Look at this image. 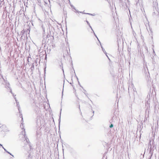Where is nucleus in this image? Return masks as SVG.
Wrapping results in <instances>:
<instances>
[{
    "mask_svg": "<svg viewBox=\"0 0 159 159\" xmlns=\"http://www.w3.org/2000/svg\"><path fill=\"white\" fill-rule=\"evenodd\" d=\"M80 13H83V14H89L92 16H94L95 15V14H90V13H83L82 12H80Z\"/></svg>",
    "mask_w": 159,
    "mask_h": 159,
    "instance_id": "6",
    "label": "nucleus"
},
{
    "mask_svg": "<svg viewBox=\"0 0 159 159\" xmlns=\"http://www.w3.org/2000/svg\"><path fill=\"white\" fill-rule=\"evenodd\" d=\"M21 124H22V126H23V123H21Z\"/></svg>",
    "mask_w": 159,
    "mask_h": 159,
    "instance_id": "40",
    "label": "nucleus"
},
{
    "mask_svg": "<svg viewBox=\"0 0 159 159\" xmlns=\"http://www.w3.org/2000/svg\"><path fill=\"white\" fill-rule=\"evenodd\" d=\"M61 111H60V117H59V119L58 120L59 124V127L60 126V122H61Z\"/></svg>",
    "mask_w": 159,
    "mask_h": 159,
    "instance_id": "5",
    "label": "nucleus"
},
{
    "mask_svg": "<svg viewBox=\"0 0 159 159\" xmlns=\"http://www.w3.org/2000/svg\"><path fill=\"white\" fill-rule=\"evenodd\" d=\"M6 86L7 87V88H9V89H10V91L11 93L12 94V91H11V90L9 84V83H7L6 84Z\"/></svg>",
    "mask_w": 159,
    "mask_h": 159,
    "instance_id": "4",
    "label": "nucleus"
},
{
    "mask_svg": "<svg viewBox=\"0 0 159 159\" xmlns=\"http://www.w3.org/2000/svg\"><path fill=\"white\" fill-rule=\"evenodd\" d=\"M0 1H1V0H0Z\"/></svg>",
    "mask_w": 159,
    "mask_h": 159,
    "instance_id": "48",
    "label": "nucleus"
},
{
    "mask_svg": "<svg viewBox=\"0 0 159 159\" xmlns=\"http://www.w3.org/2000/svg\"><path fill=\"white\" fill-rule=\"evenodd\" d=\"M152 47H154V46L152 45Z\"/></svg>",
    "mask_w": 159,
    "mask_h": 159,
    "instance_id": "46",
    "label": "nucleus"
},
{
    "mask_svg": "<svg viewBox=\"0 0 159 159\" xmlns=\"http://www.w3.org/2000/svg\"><path fill=\"white\" fill-rule=\"evenodd\" d=\"M153 53H154V54H155V52L154 50V49H153Z\"/></svg>",
    "mask_w": 159,
    "mask_h": 159,
    "instance_id": "26",
    "label": "nucleus"
},
{
    "mask_svg": "<svg viewBox=\"0 0 159 159\" xmlns=\"http://www.w3.org/2000/svg\"><path fill=\"white\" fill-rule=\"evenodd\" d=\"M87 97H88V98L89 99V97H88V96H87Z\"/></svg>",
    "mask_w": 159,
    "mask_h": 159,
    "instance_id": "44",
    "label": "nucleus"
},
{
    "mask_svg": "<svg viewBox=\"0 0 159 159\" xmlns=\"http://www.w3.org/2000/svg\"><path fill=\"white\" fill-rule=\"evenodd\" d=\"M149 145H150V149H151V148H152V147H151V141H150V142H149Z\"/></svg>",
    "mask_w": 159,
    "mask_h": 159,
    "instance_id": "16",
    "label": "nucleus"
},
{
    "mask_svg": "<svg viewBox=\"0 0 159 159\" xmlns=\"http://www.w3.org/2000/svg\"><path fill=\"white\" fill-rule=\"evenodd\" d=\"M16 102V104H17V106H18V104H19V102Z\"/></svg>",
    "mask_w": 159,
    "mask_h": 159,
    "instance_id": "24",
    "label": "nucleus"
},
{
    "mask_svg": "<svg viewBox=\"0 0 159 159\" xmlns=\"http://www.w3.org/2000/svg\"><path fill=\"white\" fill-rule=\"evenodd\" d=\"M98 41L99 42V43H100V44H101V43H100V41H99V40H98Z\"/></svg>",
    "mask_w": 159,
    "mask_h": 159,
    "instance_id": "31",
    "label": "nucleus"
},
{
    "mask_svg": "<svg viewBox=\"0 0 159 159\" xmlns=\"http://www.w3.org/2000/svg\"><path fill=\"white\" fill-rule=\"evenodd\" d=\"M18 110L19 111V113H20V108H19V107H18Z\"/></svg>",
    "mask_w": 159,
    "mask_h": 159,
    "instance_id": "25",
    "label": "nucleus"
},
{
    "mask_svg": "<svg viewBox=\"0 0 159 159\" xmlns=\"http://www.w3.org/2000/svg\"><path fill=\"white\" fill-rule=\"evenodd\" d=\"M127 1V2H128V4H129V1L128 0H125V4L126 6L127 7V3L126 2V1Z\"/></svg>",
    "mask_w": 159,
    "mask_h": 159,
    "instance_id": "7",
    "label": "nucleus"
},
{
    "mask_svg": "<svg viewBox=\"0 0 159 159\" xmlns=\"http://www.w3.org/2000/svg\"><path fill=\"white\" fill-rule=\"evenodd\" d=\"M45 69H46V68H44V71L45 73Z\"/></svg>",
    "mask_w": 159,
    "mask_h": 159,
    "instance_id": "28",
    "label": "nucleus"
},
{
    "mask_svg": "<svg viewBox=\"0 0 159 159\" xmlns=\"http://www.w3.org/2000/svg\"><path fill=\"white\" fill-rule=\"evenodd\" d=\"M86 22H87V23L88 25L90 24L89 22L87 20H86Z\"/></svg>",
    "mask_w": 159,
    "mask_h": 159,
    "instance_id": "19",
    "label": "nucleus"
},
{
    "mask_svg": "<svg viewBox=\"0 0 159 159\" xmlns=\"http://www.w3.org/2000/svg\"><path fill=\"white\" fill-rule=\"evenodd\" d=\"M62 70H63V72H64V70H63V67H62Z\"/></svg>",
    "mask_w": 159,
    "mask_h": 159,
    "instance_id": "36",
    "label": "nucleus"
},
{
    "mask_svg": "<svg viewBox=\"0 0 159 159\" xmlns=\"http://www.w3.org/2000/svg\"><path fill=\"white\" fill-rule=\"evenodd\" d=\"M79 108L80 109V106H79Z\"/></svg>",
    "mask_w": 159,
    "mask_h": 159,
    "instance_id": "41",
    "label": "nucleus"
},
{
    "mask_svg": "<svg viewBox=\"0 0 159 159\" xmlns=\"http://www.w3.org/2000/svg\"><path fill=\"white\" fill-rule=\"evenodd\" d=\"M89 25V27L91 28V30H92L93 32V29H92L91 26L90 25V24Z\"/></svg>",
    "mask_w": 159,
    "mask_h": 159,
    "instance_id": "18",
    "label": "nucleus"
},
{
    "mask_svg": "<svg viewBox=\"0 0 159 159\" xmlns=\"http://www.w3.org/2000/svg\"><path fill=\"white\" fill-rule=\"evenodd\" d=\"M98 41L99 42V43H100V44H101V43H100V41H99V40H98Z\"/></svg>",
    "mask_w": 159,
    "mask_h": 159,
    "instance_id": "32",
    "label": "nucleus"
},
{
    "mask_svg": "<svg viewBox=\"0 0 159 159\" xmlns=\"http://www.w3.org/2000/svg\"><path fill=\"white\" fill-rule=\"evenodd\" d=\"M47 58L46 55L45 56V59H46V58Z\"/></svg>",
    "mask_w": 159,
    "mask_h": 159,
    "instance_id": "35",
    "label": "nucleus"
},
{
    "mask_svg": "<svg viewBox=\"0 0 159 159\" xmlns=\"http://www.w3.org/2000/svg\"><path fill=\"white\" fill-rule=\"evenodd\" d=\"M78 83H79V85H80V82H78Z\"/></svg>",
    "mask_w": 159,
    "mask_h": 159,
    "instance_id": "39",
    "label": "nucleus"
},
{
    "mask_svg": "<svg viewBox=\"0 0 159 159\" xmlns=\"http://www.w3.org/2000/svg\"><path fill=\"white\" fill-rule=\"evenodd\" d=\"M2 148L4 149V150H5V151L6 152H7H7L8 151H7V150L6 149H5V148L3 147V146H2Z\"/></svg>",
    "mask_w": 159,
    "mask_h": 159,
    "instance_id": "11",
    "label": "nucleus"
},
{
    "mask_svg": "<svg viewBox=\"0 0 159 159\" xmlns=\"http://www.w3.org/2000/svg\"><path fill=\"white\" fill-rule=\"evenodd\" d=\"M80 86V87H81L82 88H83V87H81V86Z\"/></svg>",
    "mask_w": 159,
    "mask_h": 159,
    "instance_id": "42",
    "label": "nucleus"
},
{
    "mask_svg": "<svg viewBox=\"0 0 159 159\" xmlns=\"http://www.w3.org/2000/svg\"><path fill=\"white\" fill-rule=\"evenodd\" d=\"M20 127H21V125H20Z\"/></svg>",
    "mask_w": 159,
    "mask_h": 159,
    "instance_id": "47",
    "label": "nucleus"
},
{
    "mask_svg": "<svg viewBox=\"0 0 159 159\" xmlns=\"http://www.w3.org/2000/svg\"><path fill=\"white\" fill-rule=\"evenodd\" d=\"M76 11V12H78V11Z\"/></svg>",
    "mask_w": 159,
    "mask_h": 159,
    "instance_id": "45",
    "label": "nucleus"
},
{
    "mask_svg": "<svg viewBox=\"0 0 159 159\" xmlns=\"http://www.w3.org/2000/svg\"><path fill=\"white\" fill-rule=\"evenodd\" d=\"M20 38L21 39H23V36H21V37H20Z\"/></svg>",
    "mask_w": 159,
    "mask_h": 159,
    "instance_id": "27",
    "label": "nucleus"
},
{
    "mask_svg": "<svg viewBox=\"0 0 159 159\" xmlns=\"http://www.w3.org/2000/svg\"><path fill=\"white\" fill-rule=\"evenodd\" d=\"M89 25V27L91 28V30H92L93 32V29H92L91 26L90 25V24Z\"/></svg>",
    "mask_w": 159,
    "mask_h": 159,
    "instance_id": "17",
    "label": "nucleus"
},
{
    "mask_svg": "<svg viewBox=\"0 0 159 159\" xmlns=\"http://www.w3.org/2000/svg\"><path fill=\"white\" fill-rule=\"evenodd\" d=\"M139 126H140V128H141V127L142 126V128L143 127V123H142V122H141L139 124Z\"/></svg>",
    "mask_w": 159,
    "mask_h": 159,
    "instance_id": "8",
    "label": "nucleus"
},
{
    "mask_svg": "<svg viewBox=\"0 0 159 159\" xmlns=\"http://www.w3.org/2000/svg\"><path fill=\"white\" fill-rule=\"evenodd\" d=\"M43 39L45 40V42L48 43L49 40L52 39L51 35L50 34H48L46 37L44 36H43Z\"/></svg>",
    "mask_w": 159,
    "mask_h": 159,
    "instance_id": "2",
    "label": "nucleus"
},
{
    "mask_svg": "<svg viewBox=\"0 0 159 159\" xmlns=\"http://www.w3.org/2000/svg\"><path fill=\"white\" fill-rule=\"evenodd\" d=\"M98 41L99 42V43H100V44H101V43H100V41H99V40H98Z\"/></svg>",
    "mask_w": 159,
    "mask_h": 159,
    "instance_id": "33",
    "label": "nucleus"
},
{
    "mask_svg": "<svg viewBox=\"0 0 159 159\" xmlns=\"http://www.w3.org/2000/svg\"><path fill=\"white\" fill-rule=\"evenodd\" d=\"M113 124H111V125H110V126H109V127H110V128H112V127H113Z\"/></svg>",
    "mask_w": 159,
    "mask_h": 159,
    "instance_id": "10",
    "label": "nucleus"
},
{
    "mask_svg": "<svg viewBox=\"0 0 159 159\" xmlns=\"http://www.w3.org/2000/svg\"><path fill=\"white\" fill-rule=\"evenodd\" d=\"M101 48H102V51L103 52L105 53H106V56H107V57H108V59L110 60V59L109 58L108 56H107V53L106 52V51L105 50V49L104 48H103L102 47V46L101 44Z\"/></svg>",
    "mask_w": 159,
    "mask_h": 159,
    "instance_id": "3",
    "label": "nucleus"
},
{
    "mask_svg": "<svg viewBox=\"0 0 159 159\" xmlns=\"http://www.w3.org/2000/svg\"><path fill=\"white\" fill-rule=\"evenodd\" d=\"M93 32L94 33V34L95 36L98 39V37H97V36L95 34L94 32V31Z\"/></svg>",
    "mask_w": 159,
    "mask_h": 159,
    "instance_id": "20",
    "label": "nucleus"
},
{
    "mask_svg": "<svg viewBox=\"0 0 159 159\" xmlns=\"http://www.w3.org/2000/svg\"><path fill=\"white\" fill-rule=\"evenodd\" d=\"M3 0H1V1H0L2 2Z\"/></svg>",
    "mask_w": 159,
    "mask_h": 159,
    "instance_id": "29",
    "label": "nucleus"
},
{
    "mask_svg": "<svg viewBox=\"0 0 159 159\" xmlns=\"http://www.w3.org/2000/svg\"><path fill=\"white\" fill-rule=\"evenodd\" d=\"M38 2L40 3H41V0H37Z\"/></svg>",
    "mask_w": 159,
    "mask_h": 159,
    "instance_id": "22",
    "label": "nucleus"
},
{
    "mask_svg": "<svg viewBox=\"0 0 159 159\" xmlns=\"http://www.w3.org/2000/svg\"><path fill=\"white\" fill-rule=\"evenodd\" d=\"M145 48L146 50V52H148V48L146 47V46H145Z\"/></svg>",
    "mask_w": 159,
    "mask_h": 159,
    "instance_id": "14",
    "label": "nucleus"
},
{
    "mask_svg": "<svg viewBox=\"0 0 159 159\" xmlns=\"http://www.w3.org/2000/svg\"><path fill=\"white\" fill-rule=\"evenodd\" d=\"M24 34H25L24 32H22L21 36H22L23 37Z\"/></svg>",
    "mask_w": 159,
    "mask_h": 159,
    "instance_id": "23",
    "label": "nucleus"
},
{
    "mask_svg": "<svg viewBox=\"0 0 159 159\" xmlns=\"http://www.w3.org/2000/svg\"><path fill=\"white\" fill-rule=\"evenodd\" d=\"M20 117H21L22 118V120L23 121V118H22V114H20Z\"/></svg>",
    "mask_w": 159,
    "mask_h": 159,
    "instance_id": "13",
    "label": "nucleus"
},
{
    "mask_svg": "<svg viewBox=\"0 0 159 159\" xmlns=\"http://www.w3.org/2000/svg\"><path fill=\"white\" fill-rule=\"evenodd\" d=\"M93 32L94 33V34L95 36L98 39V37H97V36L95 34L94 32V31Z\"/></svg>",
    "mask_w": 159,
    "mask_h": 159,
    "instance_id": "21",
    "label": "nucleus"
},
{
    "mask_svg": "<svg viewBox=\"0 0 159 159\" xmlns=\"http://www.w3.org/2000/svg\"><path fill=\"white\" fill-rule=\"evenodd\" d=\"M0 146H1L2 147V146H3L2 145V144H0Z\"/></svg>",
    "mask_w": 159,
    "mask_h": 159,
    "instance_id": "30",
    "label": "nucleus"
},
{
    "mask_svg": "<svg viewBox=\"0 0 159 159\" xmlns=\"http://www.w3.org/2000/svg\"><path fill=\"white\" fill-rule=\"evenodd\" d=\"M36 127L37 128H39V130H38V131H37V134H39V133L40 132V129L41 128V123L40 120L39 119H38L36 121Z\"/></svg>",
    "mask_w": 159,
    "mask_h": 159,
    "instance_id": "1",
    "label": "nucleus"
},
{
    "mask_svg": "<svg viewBox=\"0 0 159 159\" xmlns=\"http://www.w3.org/2000/svg\"><path fill=\"white\" fill-rule=\"evenodd\" d=\"M7 153L8 154H9L10 155H11L13 157H14V156H13V155H12V154L11 153H10L9 152H7Z\"/></svg>",
    "mask_w": 159,
    "mask_h": 159,
    "instance_id": "12",
    "label": "nucleus"
},
{
    "mask_svg": "<svg viewBox=\"0 0 159 159\" xmlns=\"http://www.w3.org/2000/svg\"><path fill=\"white\" fill-rule=\"evenodd\" d=\"M98 41L99 42V43H100V44H101V43H100V41H99V40H98Z\"/></svg>",
    "mask_w": 159,
    "mask_h": 159,
    "instance_id": "34",
    "label": "nucleus"
},
{
    "mask_svg": "<svg viewBox=\"0 0 159 159\" xmlns=\"http://www.w3.org/2000/svg\"><path fill=\"white\" fill-rule=\"evenodd\" d=\"M84 91H86V90L85 89H84Z\"/></svg>",
    "mask_w": 159,
    "mask_h": 159,
    "instance_id": "37",
    "label": "nucleus"
},
{
    "mask_svg": "<svg viewBox=\"0 0 159 159\" xmlns=\"http://www.w3.org/2000/svg\"><path fill=\"white\" fill-rule=\"evenodd\" d=\"M146 68H147V70H148V68L147 67H146Z\"/></svg>",
    "mask_w": 159,
    "mask_h": 159,
    "instance_id": "43",
    "label": "nucleus"
},
{
    "mask_svg": "<svg viewBox=\"0 0 159 159\" xmlns=\"http://www.w3.org/2000/svg\"><path fill=\"white\" fill-rule=\"evenodd\" d=\"M84 91H86V90L85 89H84Z\"/></svg>",
    "mask_w": 159,
    "mask_h": 159,
    "instance_id": "38",
    "label": "nucleus"
},
{
    "mask_svg": "<svg viewBox=\"0 0 159 159\" xmlns=\"http://www.w3.org/2000/svg\"><path fill=\"white\" fill-rule=\"evenodd\" d=\"M70 5V6H71V7L72 8H73V9H74L75 10H76V9H75V7H74L73 5Z\"/></svg>",
    "mask_w": 159,
    "mask_h": 159,
    "instance_id": "9",
    "label": "nucleus"
},
{
    "mask_svg": "<svg viewBox=\"0 0 159 159\" xmlns=\"http://www.w3.org/2000/svg\"><path fill=\"white\" fill-rule=\"evenodd\" d=\"M113 118H112V119L109 120V122L111 123L112 122Z\"/></svg>",
    "mask_w": 159,
    "mask_h": 159,
    "instance_id": "15",
    "label": "nucleus"
}]
</instances>
